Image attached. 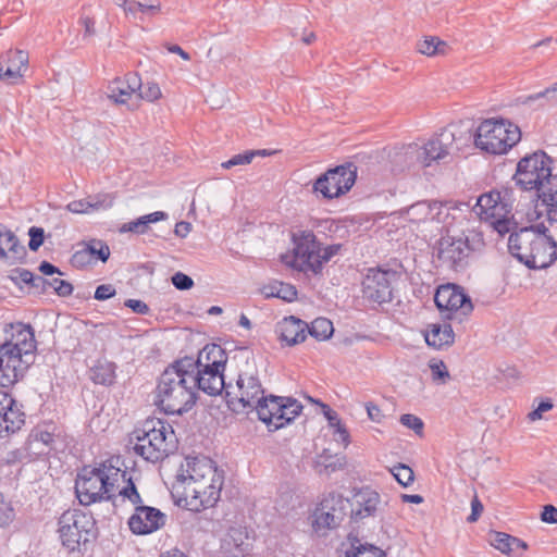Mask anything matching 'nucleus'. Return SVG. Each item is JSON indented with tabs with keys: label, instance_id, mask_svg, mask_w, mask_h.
Here are the masks:
<instances>
[{
	"label": "nucleus",
	"instance_id": "nucleus-26",
	"mask_svg": "<svg viewBox=\"0 0 557 557\" xmlns=\"http://www.w3.org/2000/svg\"><path fill=\"white\" fill-rule=\"evenodd\" d=\"M25 257L26 249L16 235L0 224V260L14 264L23 261Z\"/></svg>",
	"mask_w": 557,
	"mask_h": 557
},
{
	"label": "nucleus",
	"instance_id": "nucleus-28",
	"mask_svg": "<svg viewBox=\"0 0 557 557\" xmlns=\"http://www.w3.org/2000/svg\"><path fill=\"white\" fill-rule=\"evenodd\" d=\"M356 502L358 507H350V512L357 520L374 516L381 505V497L377 492L364 488L356 495Z\"/></svg>",
	"mask_w": 557,
	"mask_h": 557
},
{
	"label": "nucleus",
	"instance_id": "nucleus-48",
	"mask_svg": "<svg viewBox=\"0 0 557 557\" xmlns=\"http://www.w3.org/2000/svg\"><path fill=\"white\" fill-rule=\"evenodd\" d=\"M342 249V244H333L327 247L321 248L317 251L315 259L320 262V272L323 269V264L329 262L334 256H336Z\"/></svg>",
	"mask_w": 557,
	"mask_h": 557
},
{
	"label": "nucleus",
	"instance_id": "nucleus-3",
	"mask_svg": "<svg viewBox=\"0 0 557 557\" xmlns=\"http://www.w3.org/2000/svg\"><path fill=\"white\" fill-rule=\"evenodd\" d=\"M188 370L177 364V360L169 364L158 379L154 391V405L166 414H177L189 411L196 404L197 397L191 387V376Z\"/></svg>",
	"mask_w": 557,
	"mask_h": 557
},
{
	"label": "nucleus",
	"instance_id": "nucleus-46",
	"mask_svg": "<svg viewBox=\"0 0 557 557\" xmlns=\"http://www.w3.org/2000/svg\"><path fill=\"white\" fill-rule=\"evenodd\" d=\"M429 367L434 382L445 384L450 379V374L444 361H431Z\"/></svg>",
	"mask_w": 557,
	"mask_h": 557
},
{
	"label": "nucleus",
	"instance_id": "nucleus-47",
	"mask_svg": "<svg viewBox=\"0 0 557 557\" xmlns=\"http://www.w3.org/2000/svg\"><path fill=\"white\" fill-rule=\"evenodd\" d=\"M399 422L407 429L412 430L418 436L423 435L424 423L419 417L411 413H405L400 416Z\"/></svg>",
	"mask_w": 557,
	"mask_h": 557
},
{
	"label": "nucleus",
	"instance_id": "nucleus-45",
	"mask_svg": "<svg viewBox=\"0 0 557 557\" xmlns=\"http://www.w3.org/2000/svg\"><path fill=\"white\" fill-rule=\"evenodd\" d=\"M391 471L396 481L403 486L410 485L414 480L413 471L404 463L394 466Z\"/></svg>",
	"mask_w": 557,
	"mask_h": 557
},
{
	"label": "nucleus",
	"instance_id": "nucleus-14",
	"mask_svg": "<svg viewBox=\"0 0 557 557\" xmlns=\"http://www.w3.org/2000/svg\"><path fill=\"white\" fill-rule=\"evenodd\" d=\"M222 485L223 478L216 472L214 478L201 480L193 486H184V491H181V494L191 510L199 511L213 507L216 504Z\"/></svg>",
	"mask_w": 557,
	"mask_h": 557
},
{
	"label": "nucleus",
	"instance_id": "nucleus-4",
	"mask_svg": "<svg viewBox=\"0 0 557 557\" xmlns=\"http://www.w3.org/2000/svg\"><path fill=\"white\" fill-rule=\"evenodd\" d=\"M510 253L530 269H545L557 259V244L533 227H523L508 239Z\"/></svg>",
	"mask_w": 557,
	"mask_h": 557
},
{
	"label": "nucleus",
	"instance_id": "nucleus-44",
	"mask_svg": "<svg viewBox=\"0 0 557 557\" xmlns=\"http://www.w3.org/2000/svg\"><path fill=\"white\" fill-rule=\"evenodd\" d=\"M349 553V556L354 557H386V554L381 548L374 546V545H351L350 550H347Z\"/></svg>",
	"mask_w": 557,
	"mask_h": 557
},
{
	"label": "nucleus",
	"instance_id": "nucleus-13",
	"mask_svg": "<svg viewBox=\"0 0 557 557\" xmlns=\"http://www.w3.org/2000/svg\"><path fill=\"white\" fill-rule=\"evenodd\" d=\"M434 302L441 313L449 320L459 319L468 315L473 310V305L469 295L455 284L442 285L436 289Z\"/></svg>",
	"mask_w": 557,
	"mask_h": 557
},
{
	"label": "nucleus",
	"instance_id": "nucleus-58",
	"mask_svg": "<svg viewBox=\"0 0 557 557\" xmlns=\"http://www.w3.org/2000/svg\"><path fill=\"white\" fill-rule=\"evenodd\" d=\"M541 98H547L549 101L557 102V82L554 83L552 86L547 87L545 90L536 92L534 95H530L524 100V103L535 101Z\"/></svg>",
	"mask_w": 557,
	"mask_h": 557
},
{
	"label": "nucleus",
	"instance_id": "nucleus-5",
	"mask_svg": "<svg viewBox=\"0 0 557 557\" xmlns=\"http://www.w3.org/2000/svg\"><path fill=\"white\" fill-rule=\"evenodd\" d=\"M132 435L136 440L134 451L152 463L165 459L175 449L173 428L160 419H147Z\"/></svg>",
	"mask_w": 557,
	"mask_h": 557
},
{
	"label": "nucleus",
	"instance_id": "nucleus-57",
	"mask_svg": "<svg viewBox=\"0 0 557 557\" xmlns=\"http://www.w3.org/2000/svg\"><path fill=\"white\" fill-rule=\"evenodd\" d=\"M49 287H52L54 292L61 297H67L73 293V285L61 278L50 280Z\"/></svg>",
	"mask_w": 557,
	"mask_h": 557
},
{
	"label": "nucleus",
	"instance_id": "nucleus-43",
	"mask_svg": "<svg viewBox=\"0 0 557 557\" xmlns=\"http://www.w3.org/2000/svg\"><path fill=\"white\" fill-rule=\"evenodd\" d=\"M508 195L507 191H505L504 195L500 194V199L494 205V208L492 211H490L488 220H498V219H505L511 215L512 206L508 202L506 199V196Z\"/></svg>",
	"mask_w": 557,
	"mask_h": 557
},
{
	"label": "nucleus",
	"instance_id": "nucleus-55",
	"mask_svg": "<svg viewBox=\"0 0 557 557\" xmlns=\"http://www.w3.org/2000/svg\"><path fill=\"white\" fill-rule=\"evenodd\" d=\"M92 260L85 246L82 249L76 250L71 257V264L77 269L90 265Z\"/></svg>",
	"mask_w": 557,
	"mask_h": 557
},
{
	"label": "nucleus",
	"instance_id": "nucleus-23",
	"mask_svg": "<svg viewBox=\"0 0 557 557\" xmlns=\"http://www.w3.org/2000/svg\"><path fill=\"white\" fill-rule=\"evenodd\" d=\"M191 376V387L197 396L198 391L210 396L220 395L222 392L226 393L227 383L224 380V371H213L211 369L202 368H188Z\"/></svg>",
	"mask_w": 557,
	"mask_h": 557
},
{
	"label": "nucleus",
	"instance_id": "nucleus-7",
	"mask_svg": "<svg viewBox=\"0 0 557 557\" xmlns=\"http://www.w3.org/2000/svg\"><path fill=\"white\" fill-rule=\"evenodd\" d=\"M263 399H268V396L264 394L257 369L240 371L235 383L230 382L226 385V404L236 413L249 410L259 413Z\"/></svg>",
	"mask_w": 557,
	"mask_h": 557
},
{
	"label": "nucleus",
	"instance_id": "nucleus-60",
	"mask_svg": "<svg viewBox=\"0 0 557 557\" xmlns=\"http://www.w3.org/2000/svg\"><path fill=\"white\" fill-rule=\"evenodd\" d=\"M115 293L116 290L111 284H102L96 288L94 297L102 301L112 298Z\"/></svg>",
	"mask_w": 557,
	"mask_h": 557
},
{
	"label": "nucleus",
	"instance_id": "nucleus-40",
	"mask_svg": "<svg viewBox=\"0 0 557 557\" xmlns=\"http://www.w3.org/2000/svg\"><path fill=\"white\" fill-rule=\"evenodd\" d=\"M309 334L318 341L329 339L333 332V323L326 318H317L311 322V325L307 327Z\"/></svg>",
	"mask_w": 557,
	"mask_h": 557
},
{
	"label": "nucleus",
	"instance_id": "nucleus-22",
	"mask_svg": "<svg viewBox=\"0 0 557 557\" xmlns=\"http://www.w3.org/2000/svg\"><path fill=\"white\" fill-rule=\"evenodd\" d=\"M227 356L224 349L216 344L205 346L198 354L197 358L184 357L177 360V364L188 368L211 369L213 371H224Z\"/></svg>",
	"mask_w": 557,
	"mask_h": 557
},
{
	"label": "nucleus",
	"instance_id": "nucleus-59",
	"mask_svg": "<svg viewBox=\"0 0 557 557\" xmlns=\"http://www.w3.org/2000/svg\"><path fill=\"white\" fill-rule=\"evenodd\" d=\"M123 81L125 83L126 88L129 89L133 94H138L140 88L143 87L141 78L137 73H127Z\"/></svg>",
	"mask_w": 557,
	"mask_h": 557
},
{
	"label": "nucleus",
	"instance_id": "nucleus-6",
	"mask_svg": "<svg viewBox=\"0 0 557 557\" xmlns=\"http://www.w3.org/2000/svg\"><path fill=\"white\" fill-rule=\"evenodd\" d=\"M472 138L480 150L491 154H504L520 141L521 131L509 120L493 117L482 121L475 133L468 134L466 140Z\"/></svg>",
	"mask_w": 557,
	"mask_h": 557
},
{
	"label": "nucleus",
	"instance_id": "nucleus-30",
	"mask_svg": "<svg viewBox=\"0 0 557 557\" xmlns=\"http://www.w3.org/2000/svg\"><path fill=\"white\" fill-rule=\"evenodd\" d=\"M424 338L429 346L442 349L443 347L453 345L455 334L450 324L433 323L428 326Z\"/></svg>",
	"mask_w": 557,
	"mask_h": 557
},
{
	"label": "nucleus",
	"instance_id": "nucleus-42",
	"mask_svg": "<svg viewBox=\"0 0 557 557\" xmlns=\"http://www.w3.org/2000/svg\"><path fill=\"white\" fill-rule=\"evenodd\" d=\"M273 288H277V292H269L267 296L277 297L287 302H292L297 299V289L294 285L283 282L273 283Z\"/></svg>",
	"mask_w": 557,
	"mask_h": 557
},
{
	"label": "nucleus",
	"instance_id": "nucleus-49",
	"mask_svg": "<svg viewBox=\"0 0 557 557\" xmlns=\"http://www.w3.org/2000/svg\"><path fill=\"white\" fill-rule=\"evenodd\" d=\"M138 97L147 101H154L161 97V89L157 83L148 82L140 88Z\"/></svg>",
	"mask_w": 557,
	"mask_h": 557
},
{
	"label": "nucleus",
	"instance_id": "nucleus-51",
	"mask_svg": "<svg viewBox=\"0 0 557 557\" xmlns=\"http://www.w3.org/2000/svg\"><path fill=\"white\" fill-rule=\"evenodd\" d=\"M161 13V3L159 1H151L149 3H141L139 8L138 20L145 22L147 17L151 18Z\"/></svg>",
	"mask_w": 557,
	"mask_h": 557
},
{
	"label": "nucleus",
	"instance_id": "nucleus-8",
	"mask_svg": "<svg viewBox=\"0 0 557 557\" xmlns=\"http://www.w3.org/2000/svg\"><path fill=\"white\" fill-rule=\"evenodd\" d=\"M461 137L450 128H444L435 137L431 138L423 146H410L406 156L414 159L421 166H431L434 162H447V159L461 149L458 141Z\"/></svg>",
	"mask_w": 557,
	"mask_h": 557
},
{
	"label": "nucleus",
	"instance_id": "nucleus-20",
	"mask_svg": "<svg viewBox=\"0 0 557 557\" xmlns=\"http://www.w3.org/2000/svg\"><path fill=\"white\" fill-rule=\"evenodd\" d=\"M165 515L158 508L144 506L135 507V512L128 519V525L135 534H150L165 524Z\"/></svg>",
	"mask_w": 557,
	"mask_h": 557
},
{
	"label": "nucleus",
	"instance_id": "nucleus-56",
	"mask_svg": "<svg viewBox=\"0 0 557 557\" xmlns=\"http://www.w3.org/2000/svg\"><path fill=\"white\" fill-rule=\"evenodd\" d=\"M171 282L174 285V287L178 290H188L194 286L193 278L183 273V272H176L172 275Z\"/></svg>",
	"mask_w": 557,
	"mask_h": 557
},
{
	"label": "nucleus",
	"instance_id": "nucleus-54",
	"mask_svg": "<svg viewBox=\"0 0 557 557\" xmlns=\"http://www.w3.org/2000/svg\"><path fill=\"white\" fill-rule=\"evenodd\" d=\"M511 535L503 532H494L492 536V545L504 554L510 553V541Z\"/></svg>",
	"mask_w": 557,
	"mask_h": 557
},
{
	"label": "nucleus",
	"instance_id": "nucleus-62",
	"mask_svg": "<svg viewBox=\"0 0 557 557\" xmlns=\"http://www.w3.org/2000/svg\"><path fill=\"white\" fill-rule=\"evenodd\" d=\"M121 8L123 9L126 15H131L134 18L138 20L139 16V8L140 2L136 0H123L121 3Z\"/></svg>",
	"mask_w": 557,
	"mask_h": 557
},
{
	"label": "nucleus",
	"instance_id": "nucleus-21",
	"mask_svg": "<svg viewBox=\"0 0 557 557\" xmlns=\"http://www.w3.org/2000/svg\"><path fill=\"white\" fill-rule=\"evenodd\" d=\"M25 413L16 400L7 392L0 391V437H7L21 430Z\"/></svg>",
	"mask_w": 557,
	"mask_h": 557
},
{
	"label": "nucleus",
	"instance_id": "nucleus-12",
	"mask_svg": "<svg viewBox=\"0 0 557 557\" xmlns=\"http://www.w3.org/2000/svg\"><path fill=\"white\" fill-rule=\"evenodd\" d=\"M399 277V273L392 269H369L362 280L363 299L377 305L392 301L393 285Z\"/></svg>",
	"mask_w": 557,
	"mask_h": 557
},
{
	"label": "nucleus",
	"instance_id": "nucleus-52",
	"mask_svg": "<svg viewBox=\"0 0 557 557\" xmlns=\"http://www.w3.org/2000/svg\"><path fill=\"white\" fill-rule=\"evenodd\" d=\"M14 519V509L5 502L3 494L0 492V527L9 525Z\"/></svg>",
	"mask_w": 557,
	"mask_h": 557
},
{
	"label": "nucleus",
	"instance_id": "nucleus-33",
	"mask_svg": "<svg viewBox=\"0 0 557 557\" xmlns=\"http://www.w3.org/2000/svg\"><path fill=\"white\" fill-rule=\"evenodd\" d=\"M116 364L107 359H99L89 369V379L95 383L103 386H111L116 379Z\"/></svg>",
	"mask_w": 557,
	"mask_h": 557
},
{
	"label": "nucleus",
	"instance_id": "nucleus-1",
	"mask_svg": "<svg viewBox=\"0 0 557 557\" xmlns=\"http://www.w3.org/2000/svg\"><path fill=\"white\" fill-rule=\"evenodd\" d=\"M552 164L549 156L535 151L518 162L513 180L523 190H536L547 220L557 222V175L552 173Z\"/></svg>",
	"mask_w": 557,
	"mask_h": 557
},
{
	"label": "nucleus",
	"instance_id": "nucleus-11",
	"mask_svg": "<svg viewBox=\"0 0 557 557\" xmlns=\"http://www.w3.org/2000/svg\"><path fill=\"white\" fill-rule=\"evenodd\" d=\"M357 178V166L352 163L337 165L327 170L313 183V193L324 199L337 198L354 186Z\"/></svg>",
	"mask_w": 557,
	"mask_h": 557
},
{
	"label": "nucleus",
	"instance_id": "nucleus-17",
	"mask_svg": "<svg viewBox=\"0 0 557 557\" xmlns=\"http://www.w3.org/2000/svg\"><path fill=\"white\" fill-rule=\"evenodd\" d=\"M216 467L211 459L200 457H187L186 466H182L176 474V481L173 487L180 493L184 486H193L201 480H209L215 476Z\"/></svg>",
	"mask_w": 557,
	"mask_h": 557
},
{
	"label": "nucleus",
	"instance_id": "nucleus-63",
	"mask_svg": "<svg viewBox=\"0 0 557 557\" xmlns=\"http://www.w3.org/2000/svg\"><path fill=\"white\" fill-rule=\"evenodd\" d=\"M124 306L132 309L135 313L138 314H148L150 311L148 305L139 299H127L124 302Z\"/></svg>",
	"mask_w": 557,
	"mask_h": 557
},
{
	"label": "nucleus",
	"instance_id": "nucleus-2",
	"mask_svg": "<svg viewBox=\"0 0 557 557\" xmlns=\"http://www.w3.org/2000/svg\"><path fill=\"white\" fill-rule=\"evenodd\" d=\"M484 247L483 233L476 228L447 230L435 243L434 258L438 268L459 273L470 267Z\"/></svg>",
	"mask_w": 557,
	"mask_h": 557
},
{
	"label": "nucleus",
	"instance_id": "nucleus-35",
	"mask_svg": "<svg viewBox=\"0 0 557 557\" xmlns=\"http://www.w3.org/2000/svg\"><path fill=\"white\" fill-rule=\"evenodd\" d=\"M168 214L163 211H156L146 215H143L134 221L127 222L122 225L120 232H132L136 234H145L149 228L150 223H157L165 220Z\"/></svg>",
	"mask_w": 557,
	"mask_h": 557
},
{
	"label": "nucleus",
	"instance_id": "nucleus-9",
	"mask_svg": "<svg viewBox=\"0 0 557 557\" xmlns=\"http://www.w3.org/2000/svg\"><path fill=\"white\" fill-rule=\"evenodd\" d=\"M59 536L62 546L69 552L76 550L82 543L94 536L95 520L91 513L79 509H69L59 518Z\"/></svg>",
	"mask_w": 557,
	"mask_h": 557
},
{
	"label": "nucleus",
	"instance_id": "nucleus-64",
	"mask_svg": "<svg viewBox=\"0 0 557 557\" xmlns=\"http://www.w3.org/2000/svg\"><path fill=\"white\" fill-rule=\"evenodd\" d=\"M541 520L545 523H557V508L554 505H545L541 512Z\"/></svg>",
	"mask_w": 557,
	"mask_h": 557
},
{
	"label": "nucleus",
	"instance_id": "nucleus-34",
	"mask_svg": "<svg viewBox=\"0 0 557 557\" xmlns=\"http://www.w3.org/2000/svg\"><path fill=\"white\" fill-rule=\"evenodd\" d=\"M122 484L123 485H120L119 490L114 492L115 502H112L114 506H117L119 503L123 504L126 500L134 507L143 503L141 496L131 476L123 479Z\"/></svg>",
	"mask_w": 557,
	"mask_h": 557
},
{
	"label": "nucleus",
	"instance_id": "nucleus-32",
	"mask_svg": "<svg viewBox=\"0 0 557 557\" xmlns=\"http://www.w3.org/2000/svg\"><path fill=\"white\" fill-rule=\"evenodd\" d=\"M113 206V197L110 195H97L88 199L73 200L66 209L72 213H88L90 211L109 209Z\"/></svg>",
	"mask_w": 557,
	"mask_h": 557
},
{
	"label": "nucleus",
	"instance_id": "nucleus-50",
	"mask_svg": "<svg viewBox=\"0 0 557 557\" xmlns=\"http://www.w3.org/2000/svg\"><path fill=\"white\" fill-rule=\"evenodd\" d=\"M253 158H255V152H249V150H248V151H245L244 153H238V154L233 156L227 161L222 162L221 166L223 169L228 170L233 166L249 164L252 162Z\"/></svg>",
	"mask_w": 557,
	"mask_h": 557
},
{
	"label": "nucleus",
	"instance_id": "nucleus-29",
	"mask_svg": "<svg viewBox=\"0 0 557 557\" xmlns=\"http://www.w3.org/2000/svg\"><path fill=\"white\" fill-rule=\"evenodd\" d=\"M97 469L102 476L101 479L107 491L106 500L115 502L114 492L119 490L120 482L127 476V472L114 466L112 460L102 462Z\"/></svg>",
	"mask_w": 557,
	"mask_h": 557
},
{
	"label": "nucleus",
	"instance_id": "nucleus-15",
	"mask_svg": "<svg viewBox=\"0 0 557 557\" xmlns=\"http://www.w3.org/2000/svg\"><path fill=\"white\" fill-rule=\"evenodd\" d=\"M350 507L349 500L341 494L329 493L314 510V527L317 529L337 528L347 516Z\"/></svg>",
	"mask_w": 557,
	"mask_h": 557
},
{
	"label": "nucleus",
	"instance_id": "nucleus-53",
	"mask_svg": "<svg viewBox=\"0 0 557 557\" xmlns=\"http://www.w3.org/2000/svg\"><path fill=\"white\" fill-rule=\"evenodd\" d=\"M29 242L28 247L32 251H37L44 244L45 231L42 227L32 226L28 230Z\"/></svg>",
	"mask_w": 557,
	"mask_h": 557
},
{
	"label": "nucleus",
	"instance_id": "nucleus-16",
	"mask_svg": "<svg viewBox=\"0 0 557 557\" xmlns=\"http://www.w3.org/2000/svg\"><path fill=\"white\" fill-rule=\"evenodd\" d=\"M294 244L295 263L301 271H311L314 274L320 273V262L315 259L319 250V242L312 231L298 230L292 233Z\"/></svg>",
	"mask_w": 557,
	"mask_h": 557
},
{
	"label": "nucleus",
	"instance_id": "nucleus-36",
	"mask_svg": "<svg viewBox=\"0 0 557 557\" xmlns=\"http://www.w3.org/2000/svg\"><path fill=\"white\" fill-rule=\"evenodd\" d=\"M309 400L321 406L323 414L329 422V425L334 429V435L337 434L338 440L342 441L345 445H347L349 443V433L345 425L342 423L338 413L335 410L331 409L329 405L320 400H314L311 397H309Z\"/></svg>",
	"mask_w": 557,
	"mask_h": 557
},
{
	"label": "nucleus",
	"instance_id": "nucleus-37",
	"mask_svg": "<svg viewBox=\"0 0 557 557\" xmlns=\"http://www.w3.org/2000/svg\"><path fill=\"white\" fill-rule=\"evenodd\" d=\"M417 49L422 54L434 57L445 54L448 50V45L438 37L429 36L418 42Z\"/></svg>",
	"mask_w": 557,
	"mask_h": 557
},
{
	"label": "nucleus",
	"instance_id": "nucleus-19",
	"mask_svg": "<svg viewBox=\"0 0 557 557\" xmlns=\"http://www.w3.org/2000/svg\"><path fill=\"white\" fill-rule=\"evenodd\" d=\"M97 467L87 470L76 481L75 493L79 503L84 506L106 500L107 491Z\"/></svg>",
	"mask_w": 557,
	"mask_h": 557
},
{
	"label": "nucleus",
	"instance_id": "nucleus-25",
	"mask_svg": "<svg viewBox=\"0 0 557 557\" xmlns=\"http://www.w3.org/2000/svg\"><path fill=\"white\" fill-rule=\"evenodd\" d=\"M28 54L23 50H9L0 61V79L15 83L27 69Z\"/></svg>",
	"mask_w": 557,
	"mask_h": 557
},
{
	"label": "nucleus",
	"instance_id": "nucleus-31",
	"mask_svg": "<svg viewBox=\"0 0 557 557\" xmlns=\"http://www.w3.org/2000/svg\"><path fill=\"white\" fill-rule=\"evenodd\" d=\"M441 203L437 201H418L407 208H404L400 210V213L404 218H406L408 221L413 223H420L426 220H433L435 218V214L433 213L434 210H440Z\"/></svg>",
	"mask_w": 557,
	"mask_h": 557
},
{
	"label": "nucleus",
	"instance_id": "nucleus-18",
	"mask_svg": "<svg viewBox=\"0 0 557 557\" xmlns=\"http://www.w3.org/2000/svg\"><path fill=\"white\" fill-rule=\"evenodd\" d=\"M15 343L2 344L3 355L7 356V368L14 372L22 363L23 356L32 355L36 349L35 334L30 325L20 330L15 335Z\"/></svg>",
	"mask_w": 557,
	"mask_h": 557
},
{
	"label": "nucleus",
	"instance_id": "nucleus-61",
	"mask_svg": "<svg viewBox=\"0 0 557 557\" xmlns=\"http://www.w3.org/2000/svg\"><path fill=\"white\" fill-rule=\"evenodd\" d=\"M34 273L26 269H15L12 271V275H10V278L14 283H18V281L30 285L33 280Z\"/></svg>",
	"mask_w": 557,
	"mask_h": 557
},
{
	"label": "nucleus",
	"instance_id": "nucleus-38",
	"mask_svg": "<svg viewBox=\"0 0 557 557\" xmlns=\"http://www.w3.org/2000/svg\"><path fill=\"white\" fill-rule=\"evenodd\" d=\"M500 191L492 190L478 198L474 210L482 220H488L490 211L493 210L494 205L500 199Z\"/></svg>",
	"mask_w": 557,
	"mask_h": 557
},
{
	"label": "nucleus",
	"instance_id": "nucleus-39",
	"mask_svg": "<svg viewBox=\"0 0 557 557\" xmlns=\"http://www.w3.org/2000/svg\"><path fill=\"white\" fill-rule=\"evenodd\" d=\"M107 95L114 103L125 104L134 94L126 88L122 78H115L109 84Z\"/></svg>",
	"mask_w": 557,
	"mask_h": 557
},
{
	"label": "nucleus",
	"instance_id": "nucleus-10",
	"mask_svg": "<svg viewBox=\"0 0 557 557\" xmlns=\"http://www.w3.org/2000/svg\"><path fill=\"white\" fill-rule=\"evenodd\" d=\"M260 406L258 418L270 431H276L293 422L302 411V405L293 397L268 395Z\"/></svg>",
	"mask_w": 557,
	"mask_h": 557
},
{
	"label": "nucleus",
	"instance_id": "nucleus-41",
	"mask_svg": "<svg viewBox=\"0 0 557 557\" xmlns=\"http://www.w3.org/2000/svg\"><path fill=\"white\" fill-rule=\"evenodd\" d=\"M90 255V259L92 262L100 260L102 262H107L110 257V248L109 246L99 239H92L89 243L84 245Z\"/></svg>",
	"mask_w": 557,
	"mask_h": 557
},
{
	"label": "nucleus",
	"instance_id": "nucleus-24",
	"mask_svg": "<svg viewBox=\"0 0 557 557\" xmlns=\"http://www.w3.org/2000/svg\"><path fill=\"white\" fill-rule=\"evenodd\" d=\"M253 537L247 527H231L222 539V549L233 557H245L252 549Z\"/></svg>",
	"mask_w": 557,
	"mask_h": 557
},
{
	"label": "nucleus",
	"instance_id": "nucleus-27",
	"mask_svg": "<svg viewBox=\"0 0 557 557\" xmlns=\"http://www.w3.org/2000/svg\"><path fill=\"white\" fill-rule=\"evenodd\" d=\"M307 327L308 324L306 322L294 315H289L278 322L277 332L281 341L285 342L288 346H294L306 339Z\"/></svg>",
	"mask_w": 557,
	"mask_h": 557
}]
</instances>
